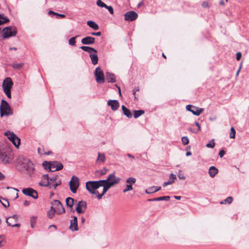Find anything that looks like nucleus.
Returning a JSON list of instances; mask_svg holds the SVG:
<instances>
[{"instance_id":"obj_1","label":"nucleus","mask_w":249,"mask_h":249,"mask_svg":"<svg viewBox=\"0 0 249 249\" xmlns=\"http://www.w3.org/2000/svg\"><path fill=\"white\" fill-rule=\"evenodd\" d=\"M14 158L12 150L6 145H0V160L3 164L10 163Z\"/></svg>"},{"instance_id":"obj_2","label":"nucleus","mask_w":249,"mask_h":249,"mask_svg":"<svg viewBox=\"0 0 249 249\" xmlns=\"http://www.w3.org/2000/svg\"><path fill=\"white\" fill-rule=\"evenodd\" d=\"M18 163L22 168V170L26 171V174L31 176L34 172V167L31 160L24 157L20 156L18 159Z\"/></svg>"},{"instance_id":"obj_3","label":"nucleus","mask_w":249,"mask_h":249,"mask_svg":"<svg viewBox=\"0 0 249 249\" xmlns=\"http://www.w3.org/2000/svg\"><path fill=\"white\" fill-rule=\"evenodd\" d=\"M100 180L98 181H88L86 183V189L93 195H98V191L96 190L100 187Z\"/></svg>"},{"instance_id":"obj_4","label":"nucleus","mask_w":249,"mask_h":249,"mask_svg":"<svg viewBox=\"0 0 249 249\" xmlns=\"http://www.w3.org/2000/svg\"><path fill=\"white\" fill-rule=\"evenodd\" d=\"M43 165L45 168H48L49 171L52 172L61 170L63 167V164L60 162L57 161L52 162L45 161L43 162Z\"/></svg>"},{"instance_id":"obj_5","label":"nucleus","mask_w":249,"mask_h":249,"mask_svg":"<svg viewBox=\"0 0 249 249\" xmlns=\"http://www.w3.org/2000/svg\"><path fill=\"white\" fill-rule=\"evenodd\" d=\"M13 85V82L10 77L6 78L3 81V90L8 98H11V89Z\"/></svg>"},{"instance_id":"obj_6","label":"nucleus","mask_w":249,"mask_h":249,"mask_svg":"<svg viewBox=\"0 0 249 249\" xmlns=\"http://www.w3.org/2000/svg\"><path fill=\"white\" fill-rule=\"evenodd\" d=\"M0 116L3 117L4 115L9 116L13 114L8 103L4 100H2L0 106Z\"/></svg>"},{"instance_id":"obj_7","label":"nucleus","mask_w":249,"mask_h":249,"mask_svg":"<svg viewBox=\"0 0 249 249\" xmlns=\"http://www.w3.org/2000/svg\"><path fill=\"white\" fill-rule=\"evenodd\" d=\"M70 189L72 193H76L78 188L79 186V178L73 176L72 177L69 182Z\"/></svg>"},{"instance_id":"obj_8","label":"nucleus","mask_w":249,"mask_h":249,"mask_svg":"<svg viewBox=\"0 0 249 249\" xmlns=\"http://www.w3.org/2000/svg\"><path fill=\"white\" fill-rule=\"evenodd\" d=\"M94 75L96 81L98 83L100 84L105 82V78L104 72L100 67H98L95 69Z\"/></svg>"},{"instance_id":"obj_9","label":"nucleus","mask_w":249,"mask_h":249,"mask_svg":"<svg viewBox=\"0 0 249 249\" xmlns=\"http://www.w3.org/2000/svg\"><path fill=\"white\" fill-rule=\"evenodd\" d=\"M51 205L55 207L57 214H61L65 212V209L59 200H53L51 202Z\"/></svg>"},{"instance_id":"obj_10","label":"nucleus","mask_w":249,"mask_h":249,"mask_svg":"<svg viewBox=\"0 0 249 249\" xmlns=\"http://www.w3.org/2000/svg\"><path fill=\"white\" fill-rule=\"evenodd\" d=\"M100 187L103 186V189L102 191V193L101 194H99L98 193V195H97V197L98 199H100L102 198V196H104V195L107 192V191L112 186L114 185L115 184H116V182H110L109 183H100Z\"/></svg>"},{"instance_id":"obj_11","label":"nucleus","mask_w":249,"mask_h":249,"mask_svg":"<svg viewBox=\"0 0 249 249\" xmlns=\"http://www.w3.org/2000/svg\"><path fill=\"white\" fill-rule=\"evenodd\" d=\"M136 179L133 177H129L126 179L125 182L126 183L125 188L123 190V192L125 193L128 191H131L133 189L132 185L135 183Z\"/></svg>"},{"instance_id":"obj_12","label":"nucleus","mask_w":249,"mask_h":249,"mask_svg":"<svg viewBox=\"0 0 249 249\" xmlns=\"http://www.w3.org/2000/svg\"><path fill=\"white\" fill-rule=\"evenodd\" d=\"M22 192L24 195L31 196L33 198L36 199L38 197V194L36 191L31 188L23 189Z\"/></svg>"},{"instance_id":"obj_13","label":"nucleus","mask_w":249,"mask_h":249,"mask_svg":"<svg viewBox=\"0 0 249 249\" xmlns=\"http://www.w3.org/2000/svg\"><path fill=\"white\" fill-rule=\"evenodd\" d=\"M186 108L188 111L191 112L196 116H199L204 110L202 108H199L191 105H187Z\"/></svg>"},{"instance_id":"obj_14","label":"nucleus","mask_w":249,"mask_h":249,"mask_svg":"<svg viewBox=\"0 0 249 249\" xmlns=\"http://www.w3.org/2000/svg\"><path fill=\"white\" fill-rule=\"evenodd\" d=\"M125 20L132 21L136 19L138 17L137 13L134 11L127 12L124 15Z\"/></svg>"},{"instance_id":"obj_15","label":"nucleus","mask_w":249,"mask_h":249,"mask_svg":"<svg viewBox=\"0 0 249 249\" xmlns=\"http://www.w3.org/2000/svg\"><path fill=\"white\" fill-rule=\"evenodd\" d=\"M87 208V202L84 201H80L75 209L76 212L80 214L84 213Z\"/></svg>"},{"instance_id":"obj_16","label":"nucleus","mask_w":249,"mask_h":249,"mask_svg":"<svg viewBox=\"0 0 249 249\" xmlns=\"http://www.w3.org/2000/svg\"><path fill=\"white\" fill-rule=\"evenodd\" d=\"M39 185L40 186L48 187L50 188H52V186H51V184L49 182V177L48 174L43 175L42 179L39 183Z\"/></svg>"},{"instance_id":"obj_17","label":"nucleus","mask_w":249,"mask_h":249,"mask_svg":"<svg viewBox=\"0 0 249 249\" xmlns=\"http://www.w3.org/2000/svg\"><path fill=\"white\" fill-rule=\"evenodd\" d=\"M11 219H14L15 222H17L18 220V217L16 214H14L11 216L9 217L6 218V222L7 224V225L10 227H19L20 226L19 224H12L10 223L9 220H11Z\"/></svg>"},{"instance_id":"obj_18","label":"nucleus","mask_w":249,"mask_h":249,"mask_svg":"<svg viewBox=\"0 0 249 249\" xmlns=\"http://www.w3.org/2000/svg\"><path fill=\"white\" fill-rule=\"evenodd\" d=\"M73 219L70 221V229L72 231H77L78 230L77 227V218L76 216H73Z\"/></svg>"},{"instance_id":"obj_19","label":"nucleus","mask_w":249,"mask_h":249,"mask_svg":"<svg viewBox=\"0 0 249 249\" xmlns=\"http://www.w3.org/2000/svg\"><path fill=\"white\" fill-rule=\"evenodd\" d=\"M107 104L113 111L116 110L119 107V102L116 100H109L107 101Z\"/></svg>"},{"instance_id":"obj_20","label":"nucleus","mask_w":249,"mask_h":249,"mask_svg":"<svg viewBox=\"0 0 249 249\" xmlns=\"http://www.w3.org/2000/svg\"><path fill=\"white\" fill-rule=\"evenodd\" d=\"M48 15L52 18H55L57 19H61L66 17L64 14H59L52 10L48 12Z\"/></svg>"},{"instance_id":"obj_21","label":"nucleus","mask_w":249,"mask_h":249,"mask_svg":"<svg viewBox=\"0 0 249 249\" xmlns=\"http://www.w3.org/2000/svg\"><path fill=\"white\" fill-rule=\"evenodd\" d=\"M95 38L92 37L88 36L82 38L81 42L83 44H92L94 43Z\"/></svg>"},{"instance_id":"obj_22","label":"nucleus","mask_w":249,"mask_h":249,"mask_svg":"<svg viewBox=\"0 0 249 249\" xmlns=\"http://www.w3.org/2000/svg\"><path fill=\"white\" fill-rule=\"evenodd\" d=\"M208 173L209 176L213 178L218 173V170L215 166H212L210 167Z\"/></svg>"},{"instance_id":"obj_23","label":"nucleus","mask_w":249,"mask_h":249,"mask_svg":"<svg viewBox=\"0 0 249 249\" xmlns=\"http://www.w3.org/2000/svg\"><path fill=\"white\" fill-rule=\"evenodd\" d=\"M10 141L16 147L18 146L20 144V139L18 138L15 134L11 135Z\"/></svg>"},{"instance_id":"obj_24","label":"nucleus","mask_w":249,"mask_h":249,"mask_svg":"<svg viewBox=\"0 0 249 249\" xmlns=\"http://www.w3.org/2000/svg\"><path fill=\"white\" fill-rule=\"evenodd\" d=\"M161 189V187L160 186H152L146 189L145 192L147 194L157 192Z\"/></svg>"},{"instance_id":"obj_25","label":"nucleus","mask_w":249,"mask_h":249,"mask_svg":"<svg viewBox=\"0 0 249 249\" xmlns=\"http://www.w3.org/2000/svg\"><path fill=\"white\" fill-rule=\"evenodd\" d=\"M89 57L91 59V62L93 65H96L98 63V57L97 53H91L89 54Z\"/></svg>"},{"instance_id":"obj_26","label":"nucleus","mask_w":249,"mask_h":249,"mask_svg":"<svg viewBox=\"0 0 249 249\" xmlns=\"http://www.w3.org/2000/svg\"><path fill=\"white\" fill-rule=\"evenodd\" d=\"M106 75L108 82L114 83L116 82L115 76L113 73L107 72Z\"/></svg>"},{"instance_id":"obj_27","label":"nucleus","mask_w":249,"mask_h":249,"mask_svg":"<svg viewBox=\"0 0 249 249\" xmlns=\"http://www.w3.org/2000/svg\"><path fill=\"white\" fill-rule=\"evenodd\" d=\"M123 113L128 118H131L132 117V114L130 110L126 107L124 105L122 106Z\"/></svg>"},{"instance_id":"obj_28","label":"nucleus","mask_w":249,"mask_h":249,"mask_svg":"<svg viewBox=\"0 0 249 249\" xmlns=\"http://www.w3.org/2000/svg\"><path fill=\"white\" fill-rule=\"evenodd\" d=\"M17 32H0V36L3 38H8L11 36H15Z\"/></svg>"},{"instance_id":"obj_29","label":"nucleus","mask_w":249,"mask_h":249,"mask_svg":"<svg viewBox=\"0 0 249 249\" xmlns=\"http://www.w3.org/2000/svg\"><path fill=\"white\" fill-rule=\"evenodd\" d=\"M80 48L82 50L89 53V54L92 52L97 53V51L96 50L90 47L83 46L80 47Z\"/></svg>"},{"instance_id":"obj_30","label":"nucleus","mask_w":249,"mask_h":249,"mask_svg":"<svg viewBox=\"0 0 249 249\" xmlns=\"http://www.w3.org/2000/svg\"><path fill=\"white\" fill-rule=\"evenodd\" d=\"M170 198L169 196H163L159 197H156L154 198L149 199L148 201H161V200H165L168 201Z\"/></svg>"},{"instance_id":"obj_31","label":"nucleus","mask_w":249,"mask_h":249,"mask_svg":"<svg viewBox=\"0 0 249 249\" xmlns=\"http://www.w3.org/2000/svg\"><path fill=\"white\" fill-rule=\"evenodd\" d=\"M87 25L93 29L94 30H97L98 29L99 26L98 24L93 21L89 20L87 22Z\"/></svg>"},{"instance_id":"obj_32","label":"nucleus","mask_w":249,"mask_h":249,"mask_svg":"<svg viewBox=\"0 0 249 249\" xmlns=\"http://www.w3.org/2000/svg\"><path fill=\"white\" fill-rule=\"evenodd\" d=\"M66 204L68 207L72 209L74 204V199L70 197H68L66 199Z\"/></svg>"},{"instance_id":"obj_33","label":"nucleus","mask_w":249,"mask_h":249,"mask_svg":"<svg viewBox=\"0 0 249 249\" xmlns=\"http://www.w3.org/2000/svg\"><path fill=\"white\" fill-rule=\"evenodd\" d=\"M9 21V19L3 14H0V25Z\"/></svg>"},{"instance_id":"obj_34","label":"nucleus","mask_w":249,"mask_h":249,"mask_svg":"<svg viewBox=\"0 0 249 249\" xmlns=\"http://www.w3.org/2000/svg\"><path fill=\"white\" fill-rule=\"evenodd\" d=\"M112 178H114V173L110 174L106 179H102L100 180L101 183H110V181H111Z\"/></svg>"},{"instance_id":"obj_35","label":"nucleus","mask_w":249,"mask_h":249,"mask_svg":"<svg viewBox=\"0 0 249 249\" xmlns=\"http://www.w3.org/2000/svg\"><path fill=\"white\" fill-rule=\"evenodd\" d=\"M144 113V111L143 110H134V117L138 118Z\"/></svg>"},{"instance_id":"obj_36","label":"nucleus","mask_w":249,"mask_h":249,"mask_svg":"<svg viewBox=\"0 0 249 249\" xmlns=\"http://www.w3.org/2000/svg\"><path fill=\"white\" fill-rule=\"evenodd\" d=\"M1 31H17V29L16 27L9 26L3 28Z\"/></svg>"},{"instance_id":"obj_37","label":"nucleus","mask_w":249,"mask_h":249,"mask_svg":"<svg viewBox=\"0 0 249 249\" xmlns=\"http://www.w3.org/2000/svg\"><path fill=\"white\" fill-rule=\"evenodd\" d=\"M106 160L105 155L103 153H98V158L97 159V161H101L102 162H105Z\"/></svg>"},{"instance_id":"obj_38","label":"nucleus","mask_w":249,"mask_h":249,"mask_svg":"<svg viewBox=\"0 0 249 249\" xmlns=\"http://www.w3.org/2000/svg\"><path fill=\"white\" fill-rule=\"evenodd\" d=\"M23 63H13L11 64V67L14 69L18 70L23 66Z\"/></svg>"},{"instance_id":"obj_39","label":"nucleus","mask_w":249,"mask_h":249,"mask_svg":"<svg viewBox=\"0 0 249 249\" xmlns=\"http://www.w3.org/2000/svg\"><path fill=\"white\" fill-rule=\"evenodd\" d=\"M0 202L1 203V204L5 208H7L9 206V203L7 199H6L5 198H3L2 197V198H1V201H0Z\"/></svg>"},{"instance_id":"obj_40","label":"nucleus","mask_w":249,"mask_h":249,"mask_svg":"<svg viewBox=\"0 0 249 249\" xmlns=\"http://www.w3.org/2000/svg\"><path fill=\"white\" fill-rule=\"evenodd\" d=\"M233 198L232 197L229 196L226 198L224 201L220 202L221 204H231Z\"/></svg>"},{"instance_id":"obj_41","label":"nucleus","mask_w":249,"mask_h":249,"mask_svg":"<svg viewBox=\"0 0 249 249\" xmlns=\"http://www.w3.org/2000/svg\"><path fill=\"white\" fill-rule=\"evenodd\" d=\"M96 4L98 6L102 8H106L107 4L103 2L101 0H97L96 1Z\"/></svg>"},{"instance_id":"obj_42","label":"nucleus","mask_w":249,"mask_h":249,"mask_svg":"<svg viewBox=\"0 0 249 249\" xmlns=\"http://www.w3.org/2000/svg\"><path fill=\"white\" fill-rule=\"evenodd\" d=\"M56 213V211H48L47 213V216L49 218H53L55 215V213Z\"/></svg>"},{"instance_id":"obj_43","label":"nucleus","mask_w":249,"mask_h":249,"mask_svg":"<svg viewBox=\"0 0 249 249\" xmlns=\"http://www.w3.org/2000/svg\"><path fill=\"white\" fill-rule=\"evenodd\" d=\"M58 179V176H56L51 178H49L50 183L51 184V186L52 188L53 186V183H55L56 180Z\"/></svg>"},{"instance_id":"obj_44","label":"nucleus","mask_w":249,"mask_h":249,"mask_svg":"<svg viewBox=\"0 0 249 249\" xmlns=\"http://www.w3.org/2000/svg\"><path fill=\"white\" fill-rule=\"evenodd\" d=\"M215 146V142L214 139H212L211 141L206 144V147L208 148H213Z\"/></svg>"},{"instance_id":"obj_45","label":"nucleus","mask_w":249,"mask_h":249,"mask_svg":"<svg viewBox=\"0 0 249 249\" xmlns=\"http://www.w3.org/2000/svg\"><path fill=\"white\" fill-rule=\"evenodd\" d=\"M77 36L71 38L69 40V44L71 46H74L75 44V38Z\"/></svg>"},{"instance_id":"obj_46","label":"nucleus","mask_w":249,"mask_h":249,"mask_svg":"<svg viewBox=\"0 0 249 249\" xmlns=\"http://www.w3.org/2000/svg\"><path fill=\"white\" fill-rule=\"evenodd\" d=\"M36 217L33 216L31 218L30 223H31V227L33 228L35 227V224L36 223Z\"/></svg>"},{"instance_id":"obj_47","label":"nucleus","mask_w":249,"mask_h":249,"mask_svg":"<svg viewBox=\"0 0 249 249\" xmlns=\"http://www.w3.org/2000/svg\"><path fill=\"white\" fill-rule=\"evenodd\" d=\"M181 141H182V143L184 144V145H186L189 142V139L186 136H184L182 138H181Z\"/></svg>"},{"instance_id":"obj_48","label":"nucleus","mask_w":249,"mask_h":249,"mask_svg":"<svg viewBox=\"0 0 249 249\" xmlns=\"http://www.w3.org/2000/svg\"><path fill=\"white\" fill-rule=\"evenodd\" d=\"M235 130L233 127H232L231 129V132L230 135V137L231 139H234L235 138Z\"/></svg>"},{"instance_id":"obj_49","label":"nucleus","mask_w":249,"mask_h":249,"mask_svg":"<svg viewBox=\"0 0 249 249\" xmlns=\"http://www.w3.org/2000/svg\"><path fill=\"white\" fill-rule=\"evenodd\" d=\"M176 179H177L176 175L172 173L169 176V178L168 180L173 181V183Z\"/></svg>"},{"instance_id":"obj_50","label":"nucleus","mask_w":249,"mask_h":249,"mask_svg":"<svg viewBox=\"0 0 249 249\" xmlns=\"http://www.w3.org/2000/svg\"><path fill=\"white\" fill-rule=\"evenodd\" d=\"M121 180V178L119 177H116L114 175V178H112L111 181L110 182H116V184L118 183Z\"/></svg>"},{"instance_id":"obj_51","label":"nucleus","mask_w":249,"mask_h":249,"mask_svg":"<svg viewBox=\"0 0 249 249\" xmlns=\"http://www.w3.org/2000/svg\"><path fill=\"white\" fill-rule=\"evenodd\" d=\"M178 177L180 179H185V177L182 173L181 170L178 171Z\"/></svg>"},{"instance_id":"obj_52","label":"nucleus","mask_w":249,"mask_h":249,"mask_svg":"<svg viewBox=\"0 0 249 249\" xmlns=\"http://www.w3.org/2000/svg\"><path fill=\"white\" fill-rule=\"evenodd\" d=\"M61 184V180H56L55 183H53V187L54 189H56V187L60 185Z\"/></svg>"},{"instance_id":"obj_53","label":"nucleus","mask_w":249,"mask_h":249,"mask_svg":"<svg viewBox=\"0 0 249 249\" xmlns=\"http://www.w3.org/2000/svg\"><path fill=\"white\" fill-rule=\"evenodd\" d=\"M12 134H15L13 132H11L10 131H7L4 133V135L7 137V138H8V139H9V140H11V136Z\"/></svg>"},{"instance_id":"obj_54","label":"nucleus","mask_w":249,"mask_h":249,"mask_svg":"<svg viewBox=\"0 0 249 249\" xmlns=\"http://www.w3.org/2000/svg\"><path fill=\"white\" fill-rule=\"evenodd\" d=\"M108 10L110 14H113V8L111 6H107V5L106 7L105 8Z\"/></svg>"},{"instance_id":"obj_55","label":"nucleus","mask_w":249,"mask_h":249,"mask_svg":"<svg viewBox=\"0 0 249 249\" xmlns=\"http://www.w3.org/2000/svg\"><path fill=\"white\" fill-rule=\"evenodd\" d=\"M225 154V151L224 150H221L218 154V155L220 158H222Z\"/></svg>"},{"instance_id":"obj_56","label":"nucleus","mask_w":249,"mask_h":249,"mask_svg":"<svg viewBox=\"0 0 249 249\" xmlns=\"http://www.w3.org/2000/svg\"><path fill=\"white\" fill-rule=\"evenodd\" d=\"M242 57V53L241 52H237L236 53V59L239 61Z\"/></svg>"},{"instance_id":"obj_57","label":"nucleus","mask_w":249,"mask_h":249,"mask_svg":"<svg viewBox=\"0 0 249 249\" xmlns=\"http://www.w3.org/2000/svg\"><path fill=\"white\" fill-rule=\"evenodd\" d=\"M173 183V181H171L170 180H168L166 182H165L163 184V187H166L167 185L172 184Z\"/></svg>"},{"instance_id":"obj_58","label":"nucleus","mask_w":249,"mask_h":249,"mask_svg":"<svg viewBox=\"0 0 249 249\" xmlns=\"http://www.w3.org/2000/svg\"><path fill=\"white\" fill-rule=\"evenodd\" d=\"M195 124L196 125V126L197 127V130H196V132H198V131H200V128H201L200 125V124H199L198 122H195Z\"/></svg>"},{"instance_id":"obj_59","label":"nucleus","mask_w":249,"mask_h":249,"mask_svg":"<svg viewBox=\"0 0 249 249\" xmlns=\"http://www.w3.org/2000/svg\"><path fill=\"white\" fill-rule=\"evenodd\" d=\"M4 240V237L0 235V247L3 246L2 242Z\"/></svg>"},{"instance_id":"obj_60","label":"nucleus","mask_w":249,"mask_h":249,"mask_svg":"<svg viewBox=\"0 0 249 249\" xmlns=\"http://www.w3.org/2000/svg\"><path fill=\"white\" fill-rule=\"evenodd\" d=\"M91 34L93 36H100L101 35V32H91Z\"/></svg>"},{"instance_id":"obj_61","label":"nucleus","mask_w":249,"mask_h":249,"mask_svg":"<svg viewBox=\"0 0 249 249\" xmlns=\"http://www.w3.org/2000/svg\"><path fill=\"white\" fill-rule=\"evenodd\" d=\"M202 5L203 7L207 8L208 7V3L207 2H203L202 4Z\"/></svg>"},{"instance_id":"obj_62","label":"nucleus","mask_w":249,"mask_h":249,"mask_svg":"<svg viewBox=\"0 0 249 249\" xmlns=\"http://www.w3.org/2000/svg\"><path fill=\"white\" fill-rule=\"evenodd\" d=\"M23 204L24 206H28L30 204V202L28 200H25L23 202Z\"/></svg>"},{"instance_id":"obj_63","label":"nucleus","mask_w":249,"mask_h":249,"mask_svg":"<svg viewBox=\"0 0 249 249\" xmlns=\"http://www.w3.org/2000/svg\"><path fill=\"white\" fill-rule=\"evenodd\" d=\"M107 170L106 168H104L103 170H101V174L104 175L107 172Z\"/></svg>"},{"instance_id":"obj_64","label":"nucleus","mask_w":249,"mask_h":249,"mask_svg":"<svg viewBox=\"0 0 249 249\" xmlns=\"http://www.w3.org/2000/svg\"><path fill=\"white\" fill-rule=\"evenodd\" d=\"M5 178V176L0 172V180H2Z\"/></svg>"}]
</instances>
